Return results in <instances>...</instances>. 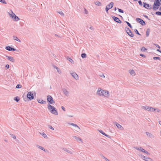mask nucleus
Masks as SVG:
<instances>
[{
  "label": "nucleus",
  "instance_id": "nucleus-16",
  "mask_svg": "<svg viewBox=\"0 0 161 161\" xmlns=\"http://www.w3.org/2000/svg\"><path fill=\"white\" fill-rule=\"evenodd\" d=\"M114 124L117 126L118 128L121 130L123 129V127H122V126H121L117 122H115L114 123Z\"/></svg>",
  "mask_w": 161,
  "mask_h": 161
},
{
  "label": "nucleus",
  "instance_id": "nucleus-11",
  "mask_svg": "<svg viewBox=\"0 0 161 161\" xmlns=\"http://www.w3.org/2000/svg\"><path fill=\"white\" fill-rule=\"evenodd\" d=\"M71 75L76 80L78 79V76L75 72H73L71 73Z\"/></svg>",
  "mask_w": 161,
  "mask_h": 161
},
{
  "label": "nucleus",
  "instance_id": "nucleus-57",
  "mask_svg": "<svg viewBox=\"0 0 161 161\" xmlns=\"http://www.w3.org/2000/svg\"><path fill=\"white\" fill-rule=\"evenodd\" d=\"M140 56H142V57H143L144 58H145V57H146L145 56L144 54H140Z\"/></svg>",
  "mask_w": 161,
  "mask_h": 161
},
{
  "label": "nucleus",
  "instance_id": "nucleus-39",
  "mask_svg": "<svg viewBox=\"0 0 161 161\" xmlns=\"http://www.w3.org/2000/svg\"><path fill=\"white\" fill-rule=\"evenodd\" d=\"M53 67L57 70V71L59 73L60 70L59 68L57 66L54 65H53Z\"/></svg>",
  "mask_w": 161,
  "mask_h": 161
},
{
  "label": "nucleus",
  "instance_id": "nucleus-1",
  "mask_svg": "<svg viewBox=\"0 0 161 161\" xmlns=\"http://www.w3.org/2000/svg\"><path fill=\"white\" fill-rule=\"evenodd\" d=\"M97 94L99 96H103L106 97H108L109 96L108 91L103 90L101 88H98Z\"/></svg>",
  "mask_w": 161,
  "mask_h": 161
},
{
  "label": "nucleus",
  "instance_id": "nucleus-5",
  "mask_svg": "<svg viewBox=\"0 0 161 161\" xmlns=\"http://www.w3.org/2000/svg\"><path fill=\"white\" fill-rule=\"evenodd\" d=\"M125 30L126 33L128 34L131 37H133L134 36V34L131 31V30L128 28L127 26L125 27Z\"/></svg>",
  "mask_w": 161,
  "mask_h": 161
},
{
  "label": "nucleus",
  "instance_id": "nucleus-3",
  "mask_svg": "<svg viewBox=\"0 0 161 161\" xmlns=\"http://www.w3.org/2000/svg\"><path fill=\"white\" fill-rule=\"evenodd\" d=\"M47 108L52 114L55 115H58L57 111L54 106L49 104L47 105Z\"/></svg>",
  "mask_w": 161,
  "mask_h": 161
},
{
  "label": "nucleus",
  "instance_id": "nucleus-23",
  "mask_svg": "<svg viewBox=\"0 0 161 161\" xmlns=\"http://www.w3.org/2000/svg\"><path fill=\"white\" fill-rule=\"evenodd\" d=\"M13 38L14 40H16L17 41H18L19 42H21L20 40L19 39L17 36H13Z\"/></svg>",
  "mask_w": 161,
  "mask_h": 161
},
{
  "label": "nucleus",
  "instance_id": "nucleus-42",
  "mask_svg": "<svg viewBox=\"0 0 161 161\" xmlns=\"http://www.w3.org/2000/svg\"><path fill=\"white\" fill-rule=\"evenodd\" d=\"M147 106H143L142 107V108L146 110L147 109Z\"/></svg>",
  "mask_w": 161,
  "mask_h": 161
},
{
  "label": "nucleus",
  "instance_id": "nucleus-49",
  "mask_svg": "<svg viewBox=\"0 0 161 161\" xmlns=\"http://www.w3.org/2000/svg\"><path fill=\"white\" fill-rule=\"evenodd\" d=\"M143 153L147 154L148 155H149L150 154L147 151H146L145 150H144Z\"/></svg>",
  "mask_w": 161,
  "mask_h": 161
},
{
  "label": "nucleus",
  "instance_id": "nucleus-30",
  "mask_svg": "<svg viewBox=\"0 0 161 161\" xmlns=\"http://www.w3.org/2000/svg\"><path fill=\"white\" fill-rule=\"evenodd\" d=\"M156 109L155 108H152V107H150V111L151 112H153L156 110Z\"/></svg>",
  "mask_w": 161,
  "mask_h": 161
},
{
  "label": "nucleus",
  "instance_id": "nucleus-52",
  "mask_svg": "<svg viewBox=\"0 0 161 161\" xmlns=\"http://www.w3.org/2000/svg\"><path fill=\"white\" fill-rule=\"evenodd\" d=\"M11 136V137L13 138L14 139H15L16 138V136L13 134H10Z\"/></svg>",
  "mask_w": 161,
  "mask_h": 161
},
{
  "label": "nucleus",
  "instance_id": "nucleus-18",
  "mask_svg": "<svg viewBox=\"0 0 161 161\" xmlns=\"http://www.w3.org/2000/svg\"><path fill=\"white\" fill-rule=\"evenodd\" d=\"M73 137L76 141H81L82 142V143L83 142H82V140L81 138L78 137L77 136H74Z\"/></svg>",
  "mask_w": 161,
  "mask_h": 161
},
{
  "label": "nucleus",
  "instance_id": "nucleus-50",
  "mask_svg": "<svg viewBox=\"0 0 161 161\" xmlns=\"http://www.w3.org/2000/svg\"><path fill=\"white\" fill-rule=\"evenodd\" d=\"M42 136L44 137L45 138L46 137H47V135L44 133L43 132L42 134H41Z\"/></svg>",
  "mask_w": 161,
  "mask_h": 161
},
{
  "label": "nucleus",
  "instance_id": "nucleus-4",
  "mask_svg": "<svg viewBox=\"0 0 161 161\" xmlns=\"http://www.w3.org/2000/svg\"><path fill=\"white\" fill-rule=\"evenodd\" d=\"M47 100L49 104H53L55 103V101L53 100V97L50 96L48 95L47 97Z\"/></svg>",
  "mask_w": 161,
  "mask_h": 161
},
{
  "label": "nucleus",
  "instance_id": "nucleus-20",
  "mask_svg": "<svg viewBox=\"0 0 161 161\" xmlns=\"http://www.w3.org/2000/svg\"><path fill=\"white\" fill-rule=\"evenodd\" d=\"M37 101L39 103L41 104H45L46 103V101L43 100H41L40 99L37 100Z\"/></svg>",
  "mask_w": 161,
  "mask_h": 161
},
{
  "label": "nucleus",
  "instance_id": "nucleus-28",
  "mask_svg": "<svg viewBox=\"0 0 161 161\" xmlns=\"http://www.w3.org/2000/svg\"><path fill=\"white\" fill-rule=\"evenodd\" d=\"M67 59L69 62H70L71 63H74V61L73 60L70 58H69V57H68Z\"/></svg>",
  "mask_w": 161,
  "mask_h": 161
},
{
  "label": "nucleus",
  "instance_id": "nucleus-46",
  "mask_svg": "<svg viewBox=\"0 0 161 161\" xmlns=\"http://www.w3.org/2000/svg\"><path fill=\"white\" fill-rule=\"evenodd\" d=\"M0 2L4 4L7 3L5 0H0Z\"/></svg>",
  "mask_w": 161,
  "mask_h": 161
},
{
  "label": "nucleus",
  "instance_id": "nucleus-14",
  "mask_svg": "<svg viewBox=\"0 0 161 161\" xmlns=\"http://www.w3.org/2000/svg\"><path fill=\"white\" fill-rule=\"evenodd\" d=\"M70 125L75 127H77L76 128V130L77 131H79L80 130V128L76 124H74V123H71L70 124Z\"/></svg>",
  "mask_w": 161,
  "mask_h": 161
},
{
  "label": "nucleus",
  "instance_id": "nucleus-48",
  "mask_svg": "<svg viewBox=\"0 0 161 161\" xmlns=\"http://www.w3.org/2000/svg\"><path fill=\"white\" fill-rule=\"evenodd\" d=\"M99 132L103 135H105V133L103 132L102 130H99Z\"/></svg>",
  "mask_w": 161,
  "mask_h": 161
},
{
  "label": "nucleus",
  "instance_id": "nucleus-19",
  "mask_svg": "<svg viewBox=\"0 0 161 161\" xmlns=\"http://www.w3.org/2000/svg\"><path fill=\"white\" fill-rule=\"evenodd\" d=\"M146 134L148 136L150 137L151 138H153L154 137L153 136L148 132H146Z\"/></svg>",
  "mask_w": 161,
  "mask_h": 161
},
{
  "label": "nucleus",
  "instance_id": "nucleus-10",
  "mask_svg": "<svg viewBox=\"0 0 161 161\" xmlns=\"http://www.w3.org/2000/svg\"><path fill=\"white\" fill-rule=\"evenodd\" d=\"M5 49L8 51H14L16 50V49L11 47L9 46H7L5 47Z\"/></svg>",
  "mask_w": 161,
  "mask_h": 161
},
{
  "label": "nucleus",
  "instance_id": "nucleus-21",
  "mask_svg": "<svg viewBox=\"0 0 161 161\" xmlns=\"http://www.w3.org/2000/svg\"><path fill=\"white\" fill-rule=\"evenodd\" d=\"M62 149L64 150V151L66 152H67V153H68L71 154H72V153L70 151H69V150L67 149H66V148H62Z\"/></svg>",
  "mask_w": 161,
  "mask_h": 161
},
{
  "label": "nucleus",
  "instance_id": "nucleus-37",
  "mask_svg": "<svg viewBox=\"0 0 161 161\" xmlns=\"http://www.w3.org/2000/svg\"><path fill=\"white\" fill-rule=\"evenodd\" d=\"M22 87V86L20 84H18L16 86V88H20Z\"/></svg>",
  "mask_w": 161,
  "mask_h": 161
},
{
  "label": "nucleus",
  "instance_id": "nucleus-45",
  "mask_svg": "<svg viewBox=\"0 0 161 161\" xmlns=\"http://www.w3.org/2000/svg\"><path fill=\"white\" fill-rule=\"evenodd\" d=\"M118 11H119V12H120V13H124V11L121 9H119V8H118Z\"/></svg>",
  "mask_w": 161,
  "mask_h": 161
},
{
  "label": "nucleus",
  "instance_id": "nucleus-43",
  "mask_svg": "<svg viewBox=\"0 0 161 161\" xmlns=\"http://www.w3.org/2000/svg\"><path fill=\"white\" fill-rule=\"evenodd\" d=\"M48 126L49 128H50L52 130H54V128L51 125H48Z\"/></svg>",
  "mask_w": 161,
  "mask_h": 161
},
{
  "label": "nucleus",
  "instance_id": "nucleus-62",
  "mask_svg": "<svg viewBox=\"0 0 161 161\" xmlns=\"http://www.w3.org/2000/svg\"><path fill=\"white\" fill-rule=\"evenodd\" d=\"M90 29H91V30H94L93 27H92V26H91V27H90Z\"/></svg>",
  "mask_w": 161,
  "mask_h": 161
},
{
  "label": "nucleus",
  "instance_id": "nucleus-53",
  "mask_svg": "<svg viewBox=\"0 0 161 161\" xmlns=\"http://www.w3.org/2000/svg\"><path fill=\"white\" fill-rule=\"evenodd\" d=\"M154 45L159 48H160V47L157 44H154Z\"/></svg>",
  "mask_w": 161,
  "mask_h": 161
},
{
  "label": "nucleus",
  "instance_id": "nucleus-26",
  "mask_svg": "<svg viewBox=\"0 0 161 161\" xmlns=\"http://www.w3.org/2000/svg\"><path fill=\"white\" fill-rule=\"evenodd\" d=\"M129 72L132 75H135V71L133 70H130Z\"/></svg>",
  "mask_w": 161,
  "mask_h": 161
},
{
  "label": "nucleus",
  "instance_id": "nucleus-12",
  "mask_svg": "<svg viewBox=\"0 0 161 161\" xmlns=\"http://www.w3.org/2000/svg\"><path fill=\"white\" fill-rule=\"evenodd\" d=\"M6 57L7 58V59L10 61L13 62H14L15 61V59L13 57L6 56Z\"/></svg>",
  "mask_w": 161,
  "mask_h": 161
},
{
  "label": "nucleus",
  "instance_id": "nucleus-64",
  "mask_svg": "<svg viewBox=\"0 0 161 161\" xmlns=\"http://www.w3.org/2000/svg\"><path fill=\"white\" fill-rule=\"evenodd\" d=\"M158 123H159V124L161 125V121H159Z\"/></svg>",
  "mask_w": 161,
  "mask_h": 161
},
{
  "label": "nucleus",
  "instance_id": "nucleus-7",
  "mask_svg": "<svg viewBox=\"0 0 161 161\" xmlns=\"http://www.w3.org/2000/svg\"><path fill=\"white\" fill-rule=\"evenodd\" d=\"M136 21L142 25H146L145 22L141 18H136Z\"/></svg>",
  "mask_w": 161,
  "mask_h": 161
},
{
  "label": "nucleus",
  "instance_id": "nucleus-25",
  "mask_svg": "<svg viewBox=\"0 0 161 161\" xmlns=\"http://www.w3.org/2000/svg\"><path fill=\"white\" fill-rule=\"evenodd\" d=\"M150 32V29L149 28H148L146 31V36H148L149 35Z\"/></svg>",
  "mask_w": 161,
  "mask_h": 161
},
{
  "label": "nucleus",
  "instance_id": "nucleus-13",
  "mask_svg": "<svg viewBox=\"0 0 161 161\" xmlns=\"http://www.w3.org/2000/svg\"><path fill=\"white\" fill-rule=\"evenodd\" d=\"M134 148L136 149V150L140 151L143 153L144 152V150H145L144 149H143L142 147H134Z\"/></svg>",
  "mask_w": 161,
  "mask_h": 161
},
{
  "label": "nucleus",
  "instance_id": "nucleus-35",
  "mask_svg": "<svg viewBox=\"0 0 161 161\" xmlns=\"http://www.w3.org/2000/svg\"><path fill=\"white\" fill-rule=\"evenodd\" d=\"M140 156L142 158L143 160H145L146 158L147 157L144 156L142 155V154Z\"/></svg>",
  "mask_w": 161,
  "mask_h": 161
},
{
  "label": "nucleus",
  "instance_id": "nucleus-32",
  "mask_svg": "<svg viewBox=\"0 0 161 161\" xmlns=\"http://www.w3.org/2000/svg\"><path fill=\"white\" fill-rule=\"evenodd\" d=\"M146 161H152V160L150 158L147 157L145 160Z\"/></svg>",
  "mask_w": 161,
  "mask_h": 161
},
{
  "label": "nucleus",
  "instance_id": "nucleus-8",
  "mask_svg": "<svg viewBox=\"0 0 161 161\" xmlns=\"http://www.w3.org/2000/svg\"><path fill=\"white\" fill-rule=\"evenodd\" d=\"M143 6L144 8L148 9H151L152 8L151 5L147 3H143Z\"/></svg>",
  "mask_w": 161,
  "mask_h": 161
},
{
  "label": "nucleus",
  "instance_id": "nucleus-22",
  "mask_svg": "<svg viewBox=\"0 0 161 161\" xmlns=\"http://www.w3.org/2000/svg\"><path fill=\"white\" fill-rule=\"evenodd\" d=\"M14 15V19H13L15 21H18L19 19V18L17 16H16L14 14H13Z\"/></svg>",
  "mask_w": 161,
  "mask_h": 161
},
{
  "label": "nucleus",
  "instance_id": "nucleus-40",
  "mask_svg": "<svg viewBox=\"0 0 161 161\" xmlns=\"http://www.w3.org/2000/svg\"><path fill=\"white\" fill-rule=\"evenodd\" d=\"M147 49H146L144 47H142L141 48V50L142 51H145V50H147Z\"/></svg>",
  "mask_w": 161,
  "mask_h": 161
},
{
  "label": "nucleus",
  "instance_id": "nucleus-38",
  "mask_svg": "<svg viewBox=\"0 0 161 161\" xmlns=\"http://www.w3.org/2000/svg\"><path fill=\"white\" fill-rule=\"evenodd\" d=\"M153 59L154 60H159L160 59V58L158 57H153Z\"/></svg>",
  "mask_w": 161,
  "mask_h": 161
},
{
  "label": "nucleus",
  "instance_id": "nucleus-54",
  "mask_svg": "<svg viewBox=\"0 0 161 161\" xmlns=\"http://www.w3.org/2000/svg\"><path fill=\"white\" fill-rule=\"evenodd\" d=\"M99 76L102 77H105V76H104V75L102 73L101 74V75H99Z\"/></svg>",
  "mask_w": 161,
  "mask_h": 161
},
{
  "label": "nucleus",
  "instance_id": "nucleus-6",
  "mask_svg": "<svg viewBox=\"0 0 161 161\" xmlns=\"http://www.w3.org/2000/svg\"><path fill=\"white\" fill-rule=\"evenodd\" d=\"M27 98L30 100H32L34 98V97L33 94L31 92H29L27 95Z\"/></svg>",
  "mask_w": 161,
  "mask_h": 161
},
{
  "label": "nucleus",
  "instance_id": "nucleus-36",
  "mask_svg": "<svg viewBox=\"0 0 161 161\" xmlns=\"http://www.w3.org/2000/svg\"><path fill=\"white\" fill-rule=\"evenodd\" d=\"M58 13L61 14L62 16H64V14L61 11H59L58 12Z\"/></svg>",
  "mask_w": 161,
  "mask_h": 161
},
{
  "label": "nucleus",
  "instance_id": "nucleus-9",
  "mask_svg": "<svg viewBox=\"0 0 161 161\" xmlns=\"http://www.w3.org/2000/svg\"><path fill=\"white\" fill-rule=\"evenodd\" d=\"M112 18L114 19V20L116 22L119 24H121V21L118 17L114 16H112Z\"/></svg>",
  "mask_w": 161,
  "mask_h": 161
},
{
  "label": "nucleus",
  "instance_id": "nucleus-15",
  "mask_svg": "<svg viewBox=\"0 0 161 161\" xmlns=\"http://www.w3.org/2000/svg\"><path fill=\"white\" fill-rule=\"evenodd\" d=\"M63 91L64 94L66 96H68L69 95V92L65 88H63Z\"/></svg>",
  "mask_w": 161,
  "mask_h": 161
},
{
  "label": "nucleus",
  "instance_id": "nucleus-55",
  "mask_svg": "<svg viewBox=\"0 0 161 161\" xmlns=\"http://www.w3.org/2000/svg\"><path fill=\"white\" fill-rule=\"evenodd\" d=\"M103 158H104L106 161H110L104 156H103Z\"/></svg>",
  "mask_w": 161,
  "mask_h": 161
},
{
  "label": "nucleus",
  "instance_id": "nucleus-51",
  "mask_svg": "<svg viewBox=\"0 0 161 161\" xmlns=\"http://www.w3.org/2000/svg\"><path fill=\"white\" fill-rule=\"evenodd\" d=\"M84 13L86 14H87L88 13V11L85 8H84Z\"/></svg>",
  "mask_w": 161,
  "mask_h": 161
},
{
  "label": "nucleus",
  "instance_id": "nucleus-27",
  "mask_svg": "<svg viewBox=\"0 0 161 161\" xmlns=\"http://www.w3.org/2000/svg\"><path fill=\"white\" fill-rule=\"evenodd\" d=\"M19 99H20L19 97L17 96L14 98V100L15 101H16L17 102H19Z\"/></svg>",
  "mask_w": 161,
  "mask_h": 161
},
{
  "label": "nucleus",
  "instance_id": "nucleus-29",
  "mask_svg": "<svg viewBox=\"0 0 161 161\" xmlns=\"http://www.w3.org/2000/svg\"><path fill=\"white\" fill-rule=\"evenodd\" d=\"M95 4L96 5L100 6L101 5V3L99 1H97L95 2Z\"/></svg>",
  "mask_w": 161,
  "mask_h": 161
},
{
  "label": "nucleus",
  "instance_id": "nucleus-2",
  "mask_svg": "<svg viewBox=\"0 0 161 161\" xmlns=\"http://www.w3.org/2000/svg\"><path fill=\"white\" fill-rule=\"evenodd\" d=\"M161 4V0H155L154 4L153 5L152 9L154 10L158 9Z\"/></svg>",
  "mask_w": 161,
  "mask_h": 161
},
{
  "label": "nucleus",
  "instance_id": "nucleus-24",
  "mask_svg": "<svg viewBox=\"0 0 161 161\" xmlns=\"http://www.w3.org/2000/svg\"><path fill=\"white\" fill-rule=\"evenodd\" d=\"M37 146L38 147V148H39V149H41L42 150L44 151L45 152H46V151L47 150H45L44 147H41V146H40L39 145H37Z\"/></svg>",
  "mask_w": 161,
  "mask_h": 161
},
{
  "label": "nucleus",
  "instance_id": "nucleus-60",
  "mask_svg": "<svg viewBox=\"0 0 161 161\" xmlns=\"http://www.w3.org/2000/svg\"><path fill=\"white\" fill-rule=\"evenodd\" d=\"M144 16L147 19H149L148 18V17L147 15H144Z\"/></svg>",
  "mask_w": 161,
  "mask_h": 161
},
{
  "label": "nucleus",
  "instance_id": "nucleus-58",
  "mask_svg": "<svg viewBox=\"0 0 161 161\" xmlns=\"http://www.w3.org/2000/svg\"><path fill=\"white\" fill-rule=\"evenodd\" d=\"M12 13H13V14H10V15L11 16V17L12 18H13L14 17V13H13L12 12Z\"/></svg>",
  "mask_w": 161,
  "mask_h": 161
},
{
  "label": "nucleus",
  "instance_id": "nucleus-63",
  "mask_svg": "<svg viewBox=\"0 0 161 161\" xmlns=\"http://www.w3.org/2000/svg\"><path fill=\"white\" fill-rule=\"evenodd\" d=\"M105 136H106V137H110V136H109V135L106 134L105 133V135H104Z\"/></svg>",
  "mask_w": 161,
  "mask_h": 161
},
{
  "label": "nucleus",
  "instance_id": "nucleus-56",
  "mask_svg": "<svg viewBox=\"0 0 161 161\" xmlns=\"http://www.w3.org/2000/svg\"><path fill=\"white\" fill-rule=\"evenodd\" d=\"M5 67L7 68V69H8L9 68V64H7L6 65H5Z\"/></svg>",
  "mask_w": 161,
  "mask_h": 161
},
{
  "label": "nucleus",
  "instance_id": "nucleus-44",
  "mask_svg": "<svg viewBox=\"0 0 161 161\" xmlns=\"http://www.w3.org/2000/svg\"><path fill=\"white\" fill-rule=\"evenodd\" d=\"M110 9V8H108V6H106L105 8L106 11L108 13V11Z\"/></svg>",
  "mask_w": 161,
  "mask_h": 161
},
{
  "label": "nucleus",
  "instance_id": "nucleus-41",
  "mask_svg": "<svg viewBox=\"0 0 161 161\" xmlns=\"http://www.w3.org/2000/svg\"><path fill=\"white\" fill-rule=\"evenodd\" d=\"M135 32H136V33L138 35H141L139 33L137 29H135L134 30Z\"/></svg>",
  "mask_w": 161,
  "mask_h": 161
},
{
  "label": "nucleus",
  "instance_id": "nucleus-33",
  "mask_svg": "<svg viewBox=\"0 0 161 161\" xmlns=\"http://www.w3.org/2000/svg\"><path fill=\"white\" fill-rule=\"evenodd\" d=\"M155 14L157 15H160L161 16V12L160 11H157L155 12Z\"/></svg>",
  "mask_w": 161,
  "mask_h": 161
},
{
  "label": "nucleus",
  "instance_id": "nucleus-17",
  "mask_svg": "<svg viewBox=\"0 0 161 161\" xmlns=\"http://www.w3.org/2000/svg\"><path fill=\"white\" fill-rule=\"evenodd\" d=\"M114 5V3L113 2H111L110 3L107 5L106 6H108V8H110V9L112 8Z\"/></svg>",
  "mask_w": 161,
  "mask_h": 161
},
{
  "label": "nucleus",
  "instance_id": "nucleus-59",
  "mask_svg": "<svg viewBox=\"0 0 161 161\" xmlns=\"http://www.w3.org/2000/svg\"><path fill=\"white\" fill-rule=\"evenodd\" d=\"M62 109L64 111H65V108L64 106L61 107Z\"/></svg>",
  "mask_w": 161,
  "mask_h": 161
},
{
  "label": "nucleus",
  "instance_id": "nucleus-47",
  "mask_svg": "<svg viewBox=\"0 0 161 161\" xmlns=\"http://www.w3.org/2000/svg\"><path fill=\"white\" fill-rule=\"evenodd\" d=\"M138 3L140 6H142V3L141 0H139V1H138Z\"/></svg>",
  "mask_w": 161,
  "mask_h": 161
},
{
  "label": "nucleus",
  "instance_id": "nucleus-61",
  "mask_svg": "<svg viewBox=\"0 0 161 161\" xmlns=\"http://www.w3.org/2000/svg\"><path fill=\"white\" fill-rule=\"evenodd\" d=\"M150 107H149V106H147V109L146 110L148 111H150Z\"/></svg>",
  "mask_w": 161,
  "mask_h": 161
},
{
  "label": "nucleus",
  "instance_id": "nucleus-34",
  "mask_svg": "<svg viewBox=\"0 0 161 161\" xmlns=\"http://www.w3.org/2000/svg\"><path fill=\"white\" fill-rule=\"evenodd\" d=\"M125 22L126 23V24H127V25L130 28H132V26H131V25L127 21H125Z\"/></svg>",
  "mask_w": 161,
  "mask_h": 161
},
{
  "label": "nucleus",
  "instance_id": "nucleus-31",
  "mask_svg": "<svg viewBox=\"0 0 161 161\" xmlns=\"http://www.w3.org/2000/svg\"><path fill=\"white\" fill-rule=\"evenodd\" d=\"M81 57L83 58H84L86 57V53H83L81 54Z\"/></svg>",
  "mask_w": 161,
  "mask_h": 161
}]
</instances>
